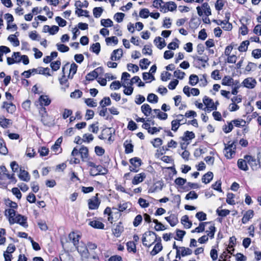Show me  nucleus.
Instances as JSON below:
<instances>
[{"label": "nucleus", "instance_id": "20", "mask_svg": "<svg viewBox=\"0 0 261 261\" xmlns=\"http://www.w3.org/2000/svg\"><path fill=\"white\" fill-rule=\"evenodd\" d=\"M82 261H99V258L95 252H90L89 254L83 258Z\"/></svg>", "mask_w": 261, "mask_h": 261}, {"label": "nucleus", "instance_id": "32", "mask_svg": "<svg viewBox=\"0 0 261 261\" xmlns=\"http://www.w3.org/2000/svg\"><path fill=\"white\" fill-rule=\"evenodd\" d=\"M16 37L17 36L15 34L10 35L8 38V40L11 42L14 46H18L19 45V41Z\"/></svg>", "mask_w": 261, "mask_h": 261}, {"label": "nucleus", "instance_id": "56", "mask_svg": "<svg viewBox=\"0 0 261 261\" xmlns=\"http://www.w3.org/2000/svg\"><path fill=\"white\" fill-rule=\"evenodd\" d=\"M103 11V9L101 7H95L93 9V15L95 17L98 18L99 17Z\"/></svg>", "mask_w": 261, "mask_h": 261}, {"label": "nucleus", "instance_id": "55", "mask_svg": "<svg viewBox=\"0 0 261 261\" xmlns=\"http://www.w3.org/2000/svg\"><path fill=\"white\" fill-rule=\"evenodd\" d=\"M149 64L150 62L147 59H143L140 61V66L142 69H146Z\"/></svg>", "mask_w": 261, "mask_h": 261}, {"label": "nucleus", "instance_id": "38", "mask_svg": "<svg viewBox=\"0 0 261 261\" xmlns=\"http://www.w3.org/2000/svg\"><path fill=\"white\" fill-rule=\"evenodd\" d=\"M123 231V227L121 223H119L116 226L115 228L113 231L114 234L116 237H118L120 236L121 232Z\"/></svg>", "mask_w": 261, "mask_h": 261}, {"label": "nucleus", "instance_id": "53", "mask_svg": "<svg viewBox=\"0 0 261 261\" xmlns=\"http://www.w3.org/2000/svg\"><path fill=\"white\" fill-rule=\"evenodd\" d=\"M126 245H127V250L128 251H129V252L132 251L134 253L136 252V244H135L134 242L129 241L127 243Z\"/></svg>", "mask_w": 261, "mask_h": 261}, {"label": "nucleus", "instance_id": "35", "mask_svg": "<svg viewBox=\"0 0 261 261\" xmlns=\"http://www.w3.org/2000/svg\"><path fill=\"white\" fill-rule=\"evenodd\" d=\"M181 222L186 228H189L192 226V222L189 221L187 215H185L181 218Z\"/></svg>", "mask_w": 261, "mask_h": 261}, {"label": "nucleus", "instance_id": "49", "mask_svg": "<svg viewBox=\"0 0 261 261\" xmlns=\"http://www.w3.org/2000/svg\"><path fill=\"white\" fill-rule=\"evenodd\" d=\"M236 127H243L245 126L246 122L243 119H236L232 121Z\"/></svg>", "mask_w": 261, "mask_h": 261}, {"label": "nucleus", "instance_id": "11", "mask_svg": "<svg viewBox=\"0 0 261 261\" xmlns=\"http://www.w3.org/2000/svg\"><path fill=\"white\" fill-rule=\"evenodd\" d=\"M146 177V174L144 172L137 174L134 177L133 179H132V183L134 185H138L139 184L143 181Z\"/></svg>", "mask_w": 261, "mask_h": 261}, {"label": "nucleus", "instance_id": "58", "mask_svg": "<svg viewBox=\"0 0 261 261\" xmlns=\"http://www.w3.org/2000/svg\"><path fill=\"white\" fill-rule=\"evenodd\" d=\"M88 6V3L86 1H84L83 2H81L80 1H76L75 3V6L76 9L81 8L82 7H87Z\"/></svg>", "mask_w": 261, "mask_h": 261}, {"label": "nucleus", "instance_id": "51", "mask_svg": "<svg viewBox=\"0 0 261 261\" xmlns=\"http://www.w3.org/2000/svg\"><path fill=\"white\" fill-rule=\"evenodd\" d=\"M62 141V139L61 138H59L58 139V140L56 141L55 144L52 146L51 149L52 150L56 153L57 152V150H58L60 144Z\"/></svg>", "mask_w": 261, "mask_h": 261}, {"label": "nucleus", "instance_id": "64", "mask_svg": "<svg viewBox=\"0 0 261 261\" xmlns=\"http://www.w3.org/2000/svg\"><path fill=\"white\" fill-rule=\"evenodd\" d=\"M149 11L148 9L144 8L142 9L139 13V15L141 17L144 18H147L149 15Z\"/></svg>", "mask_w": 261, "mask_h": 261}, {"label": "nucleus", "instance_id": "4", "mask_svg": "<svg viewBox=\"0 0 261 261\" xmlns=\"http://www.w3.org/2000/svg\"><path fill=\"white\" fill-rule=\"evenodd\" d=\"M225 148L224 153L228 159L232 158L235 154L236 146L234 142L229 141L227 144H224Z\"/></svg>", "mask_w": 261, "mask_h": 261}, {"label": "nucleus", "instance_id": "7", "mask_svg": "<svg viewBox=\"0 0 261 261\" xmlns=\"http://www.w3.org/2000/svg\"><path fill=\"white\" fill-rule=\"evenodd\" d=\"M107 172V170L101 165H97L95 168H91L90 171V174L92 176H96L100 174H105Z\"/></svg>", "mask_w": 261, "mask_h": 261}, {"label": "nucleus", "instance_id": "44", "mask_svg": "<svg viewBox=\"0 0 261 261\" xmlns=\"http://www.w3.org/2000/svg\"><path fill=\"white\" fill-rule=\"evenodd\" d=\"M195 138V134L192 132L187 131L185 133V135L183 137V140L187 141L191 140Z\"/></svg>", "mask_w": 261, "mask_h": 261}, {"label": "nucleus", "instance_id": "22", "mask_svg": "<svg viewBox=\"0 0 261 261\" xmlns=\"http://www.w3.org/2000/svg\"><path fill=\"white\" fill-rule=\"evenodd\" d=\"M211 224V222H201L199 223L198 227L195 228L194 229L192 230L191 231L192 233H195V232H203L205 230V226L208 224Z\"/></svg>", "mask_w": 261, "mask_h": 261}, {"label": "nucleus", "instance_id": "48", "mask_svg": "<svg viewBox=\"0 0 261 261\" xmlns=\"http://www.w3.org/2000/svg\"><path fill=\"white\" fill-rule=\"evenodd\" d=\"M8 153V149L3 140L0 139V153L6 155Z\"/></svg>", "mask_w": 261, "mask_h": 261}, {"label": "nucleus", "instance_id": "37", "mask_svg": "<svg viewBox=\"0 0 261 261\" xmlns=\"http://www.w3.org/2000/svg\"><path fill=\"white\" fill-rule=\"evenodd\" d=\"M38 74H43L44 75L51 76V74L50 73V69L48 67L44 68L42 67H38L37 71Z\"/></svg>", "mask_w": 261, "mask_h": 261}, {"label": "nucleus", "instance_id": "18", "mask_svg": "<svg viewBox=\"0 0 261 261\" xmlns=\"http://www.w3.org/2000/svg\"><path fill=\"white\" fill-rule=\"evenodd\" d=\"M203 102L206 107H208V108H212V109H217V106L215 105L213 100L206 96L203 97Z\"/></svg>", "mask_w": 261, "mask_h": 261}, {"label": "nucleus", "instance_id": "3", "mask_svg": "<svg viewBox=\"0 0 261 261\" xmlns=\"http://www.w3.org/2000/svg\"><path fill=\"white\" fill-rule=\"evenodd\" d=\"M244 158L247 161V163L249 165L253 170H256L260 167V153H258L257 159L255 157L249 155H246Z\"/></svg>", "mask_w": 261, "mask_h": 261}, {"label": "nucleus", "instance_id": "13", "mask_svg": "<svg viewBox=\"0 0 261 261\" xmlns=\"http://www.w3.org/2000/svg\"><path fill=\"white\" fill-rule=\"evenodd\" d=\"M12 121L11 119L5 118L3 115H0V126L3 128H7L12 125Z\"/></svg>", "mask_w": 261, "mask_h": 261}, {"label": "nucleus", "instance_id": "16", "mask_svg": "<svg viewBox=\"0 0 261 261\" xmlns=\"http://www.w3.org/2000/svg\"><path fill=\"white\" fill-rule=\"evenodd\" d=\"M159 241L154 246L152 250L151 251L150 254L151 255L154 256L160 252L163 249V246L161 243V239L160 237H159L158 241Z\"/></svg>", "mask_w": 261, "mask_h": 261}, {"label": "nucleus", "instance_id": "8", "mask_svg": "<svg viewBox=\"0 0 261 261\" xmlns=\"http://www.w3.org/2000/svg\"><path fill=\"white\" fill-rule=\"evenodd\" d=\"M78 252L81 254L82 259L86 255L89 254V251L87 246L83 242H80L76 247Z\"/></svg>", "mask_w": 261, "mask_h": 261}, {"label": "nucleus", "instance_id": "42", "mask_svg": "<svg viewBox=\"0 0 261 261\" xmlns=\"http://www.w3.org/2000/svg\"><path fill=\"white\" fill-rule=\"evenodd\" d=\"M180 254L182 256L191 255L192 253V250L189 248L180 247Z\"/></svg>", "mask_w": 261, "mask_h": 261}, {"label": "nucleus", "instance_id": "46", "mask_svg": "<svg viewBox=\"0 0 261 261\" xmlns=\"http://www.w3.org/2000/svg\"><path fill=\"white\" fill-rule=\"evenodd\" d=\"M147 100L149 102L155 103L158 101V97L154 94L150 93L148 94Z\"/></svg>", "mask_w": 261, "mask_h": 261}, {"label": "nucleus", "instance_id": "15", "mask_svg": "<svg viewBox=\"0 0 261 261\" xmlns=\"http://www.w3.org/2000/svg\"><path fill=\"white\" fill-rule=\"evenodd\" d=\"M2 108L5 109L7 112L10 114L14 113L16 110L15 106L11 102H4Z\"/></svg>", "mask_w": 261, "mask_h": 261}, {"label": "nucleus", "instance_id": "62", "mask_svg": "<svg viewBox=\"0 0 261 261\" xmlns=\"http://www.w3.org/2000/svg\"><path fill=\"white\" fill-rule=\"evenodd\" d=\"M143 220L142 216L141 215H138L134 219L133 225L135 227H137L142 222Z\"/></svg>", "mask_w": 261, "mask_h": 261}, {"label": "nucleus", "instance_id": "14", "mask_svg": "<svg viewBox=\"0 0 261 261\" xmlns=\"http://www.w3.org/2000/svg\"><path fill=\"white\" fill-rule=\"evenodd\" d=\"M123 55V50L121 48L115 49L111 54V59L112 61H117L121 59Z\"/></svg>", "mask_w": 261, "mask_h": 261}, {"label": "nucleus", "instance_id": "17", "mask_svg": "<svg viewBox=\"0 0 261 261\" xmlns=\"http://www.w3.org/2000/svg\"><path fill=\"white\" fill-rule=\"evenodd\" d=\"M253 215L254 212L253 210H249L246 211L242 219V222L243 224H246L253 217Z\"/></svg>", "mask_w": 261, "mask_h": 261}, {"label": "nucleus", "instance_id": "41", "mask_svg": "<svg viewBox=\"0 0 261 261\" xmlns=\"http://www.w3.org/2000/svg\"><path fill=\"white\" fill-rule=\"evenodd\" d=\"M180 120L178 119H174L171 122V130L176 132L180 125L183 124L184 123L180 122Z\"/></svg>", "mask_w": 261, "mask_h": 261}, {"label": "nucleus", "instance_id": "29", "mask_svg": "<svg viewBox=\"0 0 261 261\" xmlns=\"http://www.w3.org/2000/svg\"><path fill=\"white\" fill-rule=\"evenodd\" d=\"M89 225L93 228L97 229H103L105 225L98 220H93L89 222Z\"/></svg>", "mask_w": 261, "mask_h": 261}, {"label": "nucleus", "instance_id": "36", "mask_svg": "<svg viewBox=\"0 0 261 261\" xmlns=\"http://www.w3.org/2000/svg\"><path fill=\"white\" fill-rule=\"evenodd\" d=\"M61 261H74L72 256L68 252H64L60 256Z\"/></svg>", "mask_w": 261, "mask_h": 261}, {"label": "nucleus", "instance_id": "57", "mask_svg": "<svg viewBox=\"0 0 261 261\" xmlns=\"http://www.w3.org/2000/svg\"><path fill=\"white\" fill-rule=\"evenodd\" d=\"M61 62L59 60H57L55 62H51L50 64V67L53 71L58 70L60 67Z\"/></svg>", "mask_w": 261, "mask_h": 261}, {"label": "nucleus", "instance_id": "50", "mask_svg": "<svg viewBox=\"0 0 261 261\" xmlns=\"http://www.w3.org/2000/svg\"><path fill=\"white\" fill-rule=\"evenodd\" d=\"M111 103V99L109 97H105L100 101V105L102 108L110 106Z\"/></svg>", "mask_w": 261, "mask_h": 261}, {"label": "nucleus", "instance_id": "40", "mask_svg": "<svg viewBox=\"0 0 261 261\" xmlns=\"http://www.w3.org/2000/svg\"><path fill=\"white\" fill-rule=\"evenodd\" d=\"M111 128L103 129L101 134L99 135L98 138L101 140H105L107 138L108 135H111Z\"/></svg>", "mask_w": 261, "mask_h": 261}, {"label": "nucleus", "instance_id": "27", "mask_svg": "<svg viewBox=\"0 0 261 261\" xmlns=\"http://www.w3.org/2000/svg\"><path fill=\"white\" fill-rule=\"evenodd\" d=\"M154 43L159 49H162L166 46V43L162 38L158 37L154 40Z\"/></svg>", "mask_w": 261, "mask_h": 261}, {"label": "nucleus", "instance_id": "60", "mask_svg": "<svg viewBox=\"0 0 261 261\" xmlns=\"http://www.w3.org/2000/svg\"><path fill=\"white\" fill-rule=\"evenodd\" d=\"M85 102L90 107H96L97 105V102L91 98L85 99Z\"/></svg>", "mask_w": 261, "mask_h": 261}, {"label": "nucleus", "instance_id": "61", "mask_svg": "<svg viewBox=\"0 0 261 261\" xmlns=\"http://www.w3.org/2000/svg\"><path fill=\"white\" fill-rule=\"evenodd\" d=\"M75 14L79 16H84L85 17H88V12L87 10H83L81 8H77L75 10Z\"/></svg>", "mask_w": 261, "mask_h": 261}, {"label": "nucleus", "instance_id": "43", "mask_svg": "<svg viewBox=\"0 0 261 261\" xmlns=\"http://www.w3.org/2000/svg\"><path fill=\"white\" fill-rule=\"evenodd\" d=\"M202 8L205 15L208 16L212 14L211 10L208 3H204L202 5Z\"/></svg>", "mask_w": 261, "mask_h": 261}, {"label": "nucleus", "instance_id": "30", "mask_svg": "<svg viewBox=\"0 0 261 261\" xmlns=\"http://www.w3.org/2000/svg\"><path fill=\"white\" fill-rule=\"evenodd\" d=\"M141 111L146 116H149L151 114L152 110L149 105L145 103L141 106Z\"/></svg>", "mask_w": 261, "mask_h": 261}, {"label": "nucleus", "instance_id": "23", "mask_svg": "<svg viewBox=\"0 0 261 261\" xmlns=\"http://www.w3.org/2000/svg\"><path fill=\"white\" fill-rule=\"evenodd\" d=\"M77 66L74 63H72L71 64H69V73L68 75V79H72L73 77V75L75 74L77 71Z\"/></svg>", "mask_w": 261, "mask_h": 261}, {"label": "nucleus", "instance_id": "54", "mask_svg": "<svg viewBox=\"0 0 261 261\" xmlns=\"http://www.w3.org/2000/svg\"><path fill=\"white\" fill-rule=\"evenodd\" d=\"M234 195L232 193H228L226 198V202L231 205H234L235 201L234 200Z\"/></svg>", "mask_w": 261, "mask_h": 261}, {"label": "nucleus", "instance_id": "39", "mask_svg": "<svg viewBox=\"0 0 261 261\" xmlns=\"http://www.w3.org/2000/svg\"><path fill=\"white\" fill-rule=\"evenodd\" d=\"M79 153L83 160L87 159L88 156V149L86 147L82 146L79 150Z\"/></svg>", "mask_w": 261, "mask_h": 261}, {"label": "nucleus", "instance_id": "28", "mask_svg": "<svg viewBox=\"0 0 261 261\" xmlns=\"http://www.w3.org/2000/svg\"><path fill=\"white\" fill-rule=\"evenodd\" d=\"M234 84L233 79L230 76H225L222 80V84L224 86H230Z\"/></svg>", "mask_w": 261, "mask_h": 261}, {"label": "nucleus", "instance_id": "1", "mask_svg": "<svg viewBox=\"0 0 261 261\" xmlns=\"http://www.w3.org/2000/svg\"><path fill=\"white\" fill-rule=\"evenodd\" d=\"M5 215L8 217L9 222L11 225L18 223L25 228L28 227L27 218L20 214L16 215V212L14 210H6Z\"/></svg>", "mask_w": 261, "mask_h": 261}, {"label": "nucleus", "instance_id": "63", "mask_svg": "<svg viewBox=\"0 0 261 261\" xmlns=\"http://www.w3.org/2000/svg\"><path fill=\"white\" fill-rule=\"evenodd\" d=\"M249 43V42L247 41L242 42L239 47V50L242 52L246 51Z\"/></svg>", "mask_w": 261, "mask_h": 261}, {"label": "nucleus", "instance_id": "19", "mask_svg": "<svg viewBox=\"0 0 261 261\" xmlns=\"http://www.w3.org/2000/svg\"><path fill=\"white\" fill-rule=\"evenodd\" d=\"M69 67V63L66 64L62 67L63 76H62V77L59 80L60 83L61 85L65 84L67 82V80L65 77V73H66V72H67L68 71Z\"/></svg>", "mask_w": 261, "mask_h": 261}, {"label": "nucleus", "instance_id": "24", "mask_svg": "<svg viewBox=\"0 0 261 261\" xmlns=\"http://www.w3.org/2000/svg\"><path fill=\"white\" fill-rule=\"evenodd\" d=\"M7 169L5 167V166H2L0 167V174L3 173L4 175L6 176V177L10 179H11L12 181H14L15 182L16 180L14 177V174H10L8 172Z\"/></svg>", "mask_w": 261, "mask_h": 261}, {"label": "nucleus", "instance_id": "34", "mask_svg": "<svg viewBox=\"0 0 261 261\" xmlns=\"http://www.w3.org/2000/svg\"><path fill=\"white\" fill-rule=\"evenodd\" d=\"M166 220L170 223L171 226H175L178 222L177 218L174 215H171L165 218Z\"/></svg>", "mask_w": 261, "mask_h": 261}, {"label": "nucleus", "instance_id": "33", "mask_svg": "<svg viewBox=\"0 0 261 261\" xmlns=\"http://www.w3.org/2000/svg\"><path fill=\"white\" fill-rule=\"evenodd\" d=\"M213 178V173L212 172H208L203 176L202 181L205 184H208L212 180Z\"/></svg>", "mask_w": 261, "mask_h": 261}, {"label": "nucleus", "instance_id": "9", "mask_svg": "<svg viewBox=\"0 0 261 261\" xmlns=\"http://www.w3.org/2000/svg\"><path fill=\"white\" fill-rule=\"evenodd\" d=\"M39 101L40 102V105L42 107L40 110V113H41L42 112L46 114L45 108L42 107L43 106H48L50 103V100L49 99L48 96L47 95H41L40 96L39 98Z\"/></svg>", "mask_w": 261, "mask_h": 261}, {"label": "nucleus", "instance_id": "12", "mask_svg": "<svg viewBox=\"0 0 261 261\" xmlns=\"http://www.w3.org/2000/svg\"><path fill=\"white\" fill-rule=\"evenodd\" d=\"M256 83L257 82L256 80L252 77H248L245 79L243 82L244 87L249 89H252L255 87Z\"/></svg>", "mask_w": 261, "mask_h": 261}, {"label": "nucleus", "instance_id": "31", "mask_svg": "<svg viewBox=\"0 0 261 261\" xmlns=\"http://www.w3.org/2000/svg\"><path fill=\"white\" fill-rule=\"evenodd\" d=\"M210 226L208 227V229L206 231L207 233V237H210L211 239H213L214 238L215 233L216 231V228L213 224L211 222Z\"/></svg>", "mask_w": 261, "mask_h": 261}, {"label": "nucleus", "instance_id": "52", "mask_svg": "<svg viewBox=\"0 0 261 261\" xmlns=\"http://www.w3.org/2000/svg\"><path fill=\"white\" fill-rule=\"evenodd\" d=\"M56 46L57 47L58 50L62 53L67 52L69 49V48L67 46L63 44L57 43Z\"/></svg>", "mask_w": 261, "mask_h": 261}, {"label": "nucleus", "instance_id": "25", "mask_svg": "<svg viewBox=\"0 0 261 261\" xmlns=\"http://www.w3.org/2000/svg\"><path fill=\"white\" fill-rule=\"evenodd\" d=\"M247 161L246 160V159H239L238 161V168L242 170L243 171H247L248 170V167L247 166Z\"/></svg>", "mask_w": 261, "mask_h": 261}, {"label": "nucleus", "instance_id": "6", "mask_svg": "<svg viewBox=\"0 0 261 261\" xmlns=\"http://www.w3.org/2000/svg\"><path fill=\"white\" fill-rule=\"evenodd\" d=\"M98 194L97 193L95 196L88 200V207L90 210H96L98 208L100 203V201L99 200Z\"/></svg>", "mask_w": 261, "mask_h": 261}, {"label": "nucleus", "instance_id": "45", "mask_svg": "<svg viewBox=\"0 0 261 261\" xmlns=\"http://www.w3.org/2000/svg\"><path fill=\"white\" fill-rule=\"evenodd\" d=\"M199 81V78L195 74H191L189 77V84L192 86L196 85Z\"/></svg>", "mask_w": 261, "mask_h": 261}, {"label": "nucleus", "instance_id": "10", "mask_svg": "<svg viewBox=\"0 0 261 261\" xmlns=\"http://www.w3.org/2000/svg\"><path fill=\"white\" fill-rule=\"evenodd\" d=\"M103 72V69L101 67L96 68L92 72L87 74L86 79L88 81H92L95 78L98 77L99 74Z\"/></svg>", "mask_w": 261, "mask_h": 261}, {"label": "nucleus", "instance_id": "5", "mask_svg": "<svg viewBox=\"0 0 261 261\" xmlns=\"http://www.w3.org/2000/svg\"><path fill=\"white\" fill-rule=\"evenodd\" d=\"M130 166H129V170L132 172H137L140 166L141 165V160L138 158L135 157L129 160Z\"/></svg>", "mask_w": 261, "mask_h": 261}, {"label": "nucleus", "instance_id": "47", "mask_svg": "<svg viewBox=\"0 0 261 261\" xmlns=\"http://www.w3.org/2000/svg\"><path fill=\"white\" fill-rule=\"evenodd\" d=\"M106 42L108 45H111L112 43L116 45L118 44V40L116 36L107 37L106 38Z\"/></svg>", "mask_w": 261, "mask_h": 261}, {"label": "nucleus", "instance_id": "59", "mask_svg": "<svg viewBox=\"0 0 261 261\" xmlns=\"http://www.w3.org/2000/svg\"><path fill=\"white\" fill-rule=\"evenodd\" d=\"M113 24V21L110 19H102L101 20V24L105 27H112Z\"/></svg>", "mask_w": 261, "mask_h": 261}, {"label": "nucleus", "instance_id": "26", "mask_svg": "<svg viewBox=\"0 0 261 261\" xmlns=\"http://www.w3.org/2000/svg\"><path fill=\"white\" fill-rule=\"evenodd\" d=\"M18 177L21 180L27 182L29 181L30 179V176L29 173L27 171L21 170V169H20V173L18 175Z\"/></svg>", "mask_w": 261, "mask_h": 261}, {"label": "nucleus", "instance_id": "21", "mask_svg": "<svg viewBox=\"0 0 261 261\" xmlns=\"http://www.w3.org/2000/svg\"><path fill=\"white\" fill-rule=\"evenodd\" d=\"M80 235L74 232H72L69 234L68 239L72 242L73 244L75 246L77 243H79Z\"/></svg>", "mask_w": 261, "mask_h": 261}, {"label": "nucleus", "instance_id": "2", "mask_svg": "<svg viewBox=\"0 0 261 261\" xmlns=\"http://www.w3.org/2000/svg\"><path fill=\"white\" fill-rule=\"evenodd\" d=\"M158 239L155 232L148 231L143 234L142 241L144 246L150 247L152 244L158 241Z\"/></svg>", "mask_w": 261, "mask_h": 261}]
</instances>
